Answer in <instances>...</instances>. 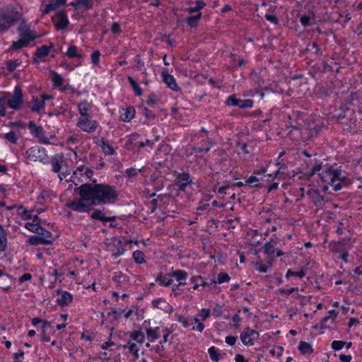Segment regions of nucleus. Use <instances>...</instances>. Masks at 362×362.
I'll list each match as a JSON object with an SVG mask.
<instances>
[{
    "mask_svg": "<svg viewBox=\"0 0 362 362\" xmlns=\"http://www.w3.org/2000/svg\"><path fill=\"white\" fill-rule=\"evenodd\" d=\"M177 185L180 191H185L187 186L192 182L190 175L188 173H183L177 175Z\"/></svg>",
    "mask_w": 362,
    "mask_h": 362,
    "instance_id": "24",
    "label": "nucleus"
},
{
    "mask_svg": "<svg viewBox=\"0 0 362 362\" xmlns=\"http://www.w3.org/2000/svg\"><path fill=\"white\" fill-rule=\"evenodd\" d=\"M135 109L132 106L123 108L120 110V119L123 122H129L135 116Z\"/></svg>",
    "mask_w": 362,
    "mask_h": 362,
    "instance_id": "26",
    "label": "nucleus"
},
{
    "mask_svg": "<svg viewBox=\"0 0 362 362\" xmlns=\"http://www.w3.org/2000/svg\"><path fill=\"white\" fill-rule=\"evenodd\" d=\"M158 102V97L154 95H150L148 97V99L146 100V104L150 107H154Z\"/></svg>",
    "mask_w": 362,
    "mask_h": 362,
    "instance_id": "61",
    "label": "nucleus"
},
{
    "mask_svg": "<svg viewBox=\"0 0 362 362\" xmlns=\"http://www.w3.org/2000/svg\"><path fill=\"white\" fill-rule=\"evenodd\" d=\"M272 264L269 265L263 264L261 261L256 262V269L261 273H266L269 267H271Z\"/></svg>",
    "mask_w": 362,
    "mask_h": 362,
    "instance_id": "58",
    "label": "nucleus"
},
{
    "mask_svg": "<svg viewBox=\"0 0 362 362\" xmlns=\"http://www.w3.org/2000/svg\"><path fill=\"white\" fill-rule=\"evenodd\" d=\"M175 317L176 320L181 323L185 328H188L194 323V317H186L181 315H176Z\"/></svg>",
    "mask_w": 362,
    "mask_h": 362,
    "instance_id": "35",
    "label": "nucleus"
},
{
    "mask_svg": "<svg viewBox=\"0 0 362 362\" xmlns=\"http://www.w3.org/2000/svg\"><path fill=\"white\" fill-rule=\"evenodd\" d=\"M127 81L129 83L131 87L132 88L134 93L137 96H141L143 94V90L140 88V86L137 84L136 81L132 76L127 77Z\"/></svg>",
    "mask_w": 362,
    "mask_h": 362,
    "instance_id": "44",
    "label": "nucleus"
},
{
    "mask_svg": "<svg viewBox=\"0 0 362 362\" xmlns=\"http://www.w3.org/2000/svg\"><path fill=\"white\" fill-rule=\"evenodd\" d=\"M345 344L346 341L334 340L332 342L331 346L334 351H339L341 350L344 346Z\"/></svg>",
    "mask_w": 362,
    "mask_h": 362,
    "instance_id": "59",
    "label": "nucleus"
},
{
    "mask_svg": "<svg viewBox=\"0 0 362 362\" xmlns=\"http://www.w3.org/2000/svg\"><path fill=\"white\" fill-rule=\"evenodd\" d=\"M170 273L163 274L160 272L156 277L155 281L161 286L168 287L173 285V280L171 279Z\"/></svg>",
    "mask_w": 362,
    "mask_h": 362,
    "instance_id": "23",
    "label": "nucleus"
},
{
    "mask_svg": "<svg viewBox=\"0 0 362 362\" xmlns=\"http://www.w3.org/2000/svg\"><path fill=\"white\" fill-rule=\"evenodd\" d=\"M208 353L210 356L211 361H213L214 362H218L222 358L223 356L226 355V354H221L219 352V351L214 346H211L208 349Z\"/></svg>",
    "mask_w": 362,
    "mask_h": 362,
    "instance_id": "38",
    "label": "nucleus"
},
{
    "mask_svg": "<svg viewBox=\"0 0 362 362\" xmlns=\"http://www.w3.org/2000/svg\"><path fill=\"white\" fill-rule=\"evenodd\" d=\"M259 332L249 327L244 329L241 332L240 338L243 344L245 346H253L255 341L259 338Z\"/></svg>",
    "mask_w": 362,
    "mask_h": 362,
    "instance_id": "8",
    "label": "nucleus"
},
{
    "mask_svg": "<svg viewBox=\"0 0 362 362\" xmlns=\"http://www.w3.org/2000/svg\"><path fill=\"white\" fill-rule=\"evenodd\" d=\"M66 54L69 58L81 59L83 57V55L78 52V47L75 45L69 46Z\"/></svg>",
    "mask_w": 362,
    "mask_h": 362,
    "instance_id": "41",
    "label": "nucleus"
},
{
    "mask_svg": "<svg viewBox=\"0 0 362 362\" xmlns=\"http://www.w3.org/2000/svg\"><path fill=\"white\" fill-rule=\"evenodd\" d=\"M78 111L79 112L78 117H89L91 115L92 104L88 102L86 100L81 101L78 104Z\"/></svg>",
    "mask_w": 362,
    "mask_h": 362,
    "instance_id": "21",
    "label": "nucleus"
},
{
    "mask_svg": "<svg viewBox=\"0 0 362 362\" xmlns=\"http://www.w3.org/2000/svg\"><path fill=\"white\" fill-rule=\"evenodd\" d=\"M53 22L57 30L65 29L69 23L66 12L65 11L57 12L53 18Z\"/></svg>",
    "mask_w": 362,
    "mask_h": 362,
    "instance_id": "14",
    "label": "nucleus"
},
{
    "mask_svg": "<svg viewBox=\"0 0 362 362\" xmlns=\"http://www.w3.org/2000/svg\"><path fill=\"white\" fill-rule=\"evenodd\" d=\"M164 328H165V326L151 327L150 325H147L146 320L143 323V329L145 331L147 339L150 342H153L158 339L161 337Z\"/></svg>",
    "mask_w": 362,
    "mask_h": 362,
    "instance_id": "6",
    "label": "nucleus"
},
{
    "mask_svg": "<svg viewBox=\"0 0 362 362\" xmlns=\"http://www.w3.org/2000/svg\"><path fill=\"white\" fill-rule=\"evenodd\" d=\"M226 105L230 107H238L240 108L252 107L253 101L251 99L241 100L236 98L235 95L228 96L226 100Z\"/></svg>",
    "mask_w": 362,
    "mask_h": 362,
    "instance_id": "11",
    "label": "nucleus"
},
{
    "mask_svg": "<svg viewBox=\"0 0 362 362\" xmlns=\"http://www.w3.org/2000/svg\"><path fill=\"white\" fill-rule=\"evenodd\" d=\"M112 280L117 288H124L129 281L128 277L120 271L113 274Z\"/></svg>",
    "mask_w": 362,
    "mask_h": 362,
    "instance_id": "18",
    "label": "nucleus"
},
{
    "mask_svg": "<svg viewBox=\"0 0 362 362\" xmlns=\"http://www.w3.org/2000/svg\"><path fill=\"white\" fill-rule=\"evenodd\" d=\"M100 143H96L98 144L103 152L107 156H112L115 153V150L114 147L109 144L106 141L104 140L103 138L100 139L99 141Z\"/></svg>",
    "mask_w": 362,
    "mask_h": 362,
    "instance_id": "31",
    "label": "nucleus"
},
{
    "mask_svg": "<svg viewBox=\"0 0 362 362\" xmlns=\"http://www.w3.org/2000/svg\"><path fill=\"white\" fill-rule=\"evenodd\" d=\"M28 44H29L28 42H27L26 40L20 37V39L18 40L15 41L12 43L11 47L12 49L16 50V49H20L22 47L28 46Z\"/></svg>",
    "mask_w": 362,
    "mask_h": 362,
    "instance_id": "48",
    "label": "nucleus"
},
{
    "mask_svg": "<svg viewBox=\"0 0 362 362\" xmlns=\"http://www.w3.org/2000/svg\"><path fill=\"white\" fill-rule=\"evenodd\" d=\"M162 76L163 78V81L168 85V86L170 89L175 91H178L180 90L173 76L168 73H163Z\"/></svg>",
    "mask_w": 362,
    "mask_h": 362,
    "instance_id": "29",
    "label": "nucleus"
},
{
    "mask_svg": "<svg viewBox=\"0 0 362 362\" xmlns=\"http://www.w3.org/2000/svg\"><path fill=\"white\" fill-rule=\"evenodd\" d=\"M84 202L86 201L84 200L81 197H80V199H75L74 201L68 202L66 204V206L77 212H87L90 209V208L89 205L85 204Z\"/></svg>",
    "mask_w": 362,
    "mask_h": 362,
    "instance_id": "15",
    "label": "nucleus"
},
{
    "mask_svg": "<svg viewBox=\"0 0 362 362\" xmlns=\"http://www.w3.org/2000/svg\"><path fill=\"white\" fill-rule=\"evenodd\" d=\"M308 128L299 129L298 127H293L288 133L289 136L293 140H299L305 141L310 139Z\"/></svg>",
    "mask_w": 362,
    "mask_h": 362,
    "instance_id": "16",
    "label": "nucleus"
},
{
    "mask_svg": "<svg viewBox=\"0 0 362 362\" xmlns=\"http://www.w3.org/2000/svg\"><path fill=\"white\" fill-rule=\"evenodd\" d=\"M109 250L115 257H118L124 253V248L122 247V243L118 241L117 244H112L109 246Z\"/></svg>",
    "mask_w": 362,
    "mask_h": 362,
    "instance_id": "33",
    "label": "nucleus"
},
{
    "mask_svg": "<svg viewBox=\"0 0 362 362\" xmlns=\"http://www.w3.org/2000/svg\"><path fill=\"white\" fill-rule=\"evenodd\" d=\"M76 127L84 132L91 134L95 132L99 127L98 121L93 119V116L78 117Z\"/></svg>",
    "mask_w": 362,
    "mask_h": 362,
    "instance_id": "4",
    "label": "nucleus"
},
{
    "mask_svg": "<svg viewBox=\"0 0 362 362\" xmlns=\"http://www.w3.org/2000/svg\"><path fill=\"white\" fill-rule=\"evenodd\" d=\"M66 0H52L46 4L42 10V14H48L49 12L57 10L59 6L66 4Z\"/></svg>",
    "mask_w": 362,
    "mask_h": 362,
    "instance_id": "25",
    "label": "nucleus"
},
{
    "mask_svg": "<svg viewBox=\"0 0 362 362\" xmlns=\"http://www.w3.org/2000/svg\"><path fill=\"white\" fill-rule=\"evenodd\" d=\"M40 227V225L39 224L38 222L37 223L28 222L25 224V228L34 233H37L39 232Z\"/></svg>",
    "mask_w": 362,
    "mask_h": 362,
    "instance_id": "51",
    "label": "nucleus"
},
{
    "mask_svg": "<svg viewBox=\"0 0 362 362\" xmlns=\"http://www.w3.org/2000/svg\"><path fill=\"white\" fill-rule=\"evenodd\" d=\"M133 259L136 264H141L146 263L145 255L142 251H134L133 252Z\"/></svg>",
    "mask_w": 362,
    "mask_h": 362,
    "instance_id": "46",
    "label": "nucleus"
},
{
    "mask_svg": "<svg viewBox=\"0 0 362 362\" xmlns=\"http://www.w3.org/2000/svg\"><path fill=\"white\" fill-rule=\"evenodd\" d=\"M315 175L320 180L322 189L324 191L327 190L329 186L335 192L341 189V185L345 179L344 177L341 176V170H334L328 167L323 169L321 163L314 165L308 171L303 173L300 177L310 180Z\"/></svg>",
    "mask_w": 362,
    "mask_h": 362,
    "instance_id": "2",
    "label": "nucleus"
},
{
    "mask_svg": "<svg viewBox=\"0 0 362 362\" xmlns=\"http://www.w3.org/2000/svg\"><path fill=\"white\" fill-rule=\"evenodd\" d=\"M206 6L205 2L202 0H197L195 1L194 6H190L187 8V11L189 13L200 12V10L202 9Z\"/></svg>",
    "mask_w": 362,
    "mask_h": 362,
    "instance_id": "43",
    "label": "nucleus"
},
{
    "mask_svg": "<svg viewBox=\"0 0 362 362\" xmlns=\"http://www.w3.org/2000/svg\"><path fill=\"white\" fill-rule=\"evenodd\" d=\"M44 101L39 100L37 98L33 100V106L31 107L32 111L39 112L41 109L45 107Z\"/></svg>",
    "mask_w": 362,
    "mask_h": 362,
    "instance_id": "50",
    "label": "nucleus"
},
{
    "mask_svg": "<svg viewBox=\"0 0 362 362\" xmlns=\"http://www.w3.org/2000/svg\"><path fill=\"white\" fill-rule=\"evenodd\" d=\"M344 244L341 241L337 242H332L329 243V248L334 252H339V258L342 259L344 262H347V257L349 256V253L347 251L341 250L340 247Z\"/></svg>",
    "mask_w": 362,
    "mask_h": 362,
    "instance_id": "22",
    "label": "nucleus"
},
{
    "mask_svg": "<svg viewBox=\"0 0 362 362\" xmlns=\"http://www.w3.org/2000/svg\"><path fill=\"white\" fill-rule=\"evenodd\" d=\"M78 191L79 196L91 205L113 204L118 197L116 187L108 184H83Z\"/></svg>",
    "mask_w": 362,
    "mask_h": 362,
    "instance_id": "1",
    "label": "nucleus"
},
{
    "mask_svg": "<svg viewBox=\"0 0 362 362\" xmlns=\"http://www.w3.org/2000/svg\"><path fill=\"white\" fill-rule=\"evenodd\" d=\"M202 17V13L199 12L194 16H191L186 19V22L191 28H195L197 26L198 23Z\"/></svg>",
    "mask_w": 362,
    "mask_h": 362,
    "instance_id": "45",
    "label": "nucleus"
},
{
    "mask_svg": "<svg viewBox=\"0 0 362 362\" xmlns=\"http://www.w3.org/2000/svg\"><path fill=\"white\" fill-rule=\"evenodd\" d=\"M275 243L267 242L264 246V252L269 257H272L275 253Z\"/></svg>",
    "mask_w": 362,
    "mask_h": 362,
    "instance_id": "47",
    "label": "nucleus"
},
{
    "mask_svg": "<svg viewBox=\"0 0 362 362\" xmlns=\"http://www.w3.org/2000/svg\"><path fill=\"white\" fill-rule=\"evenodd\" d=\"M18 32L19 33L20 37L28 42H30L35 39V36L30 30L25 20H22L21 21V23L18 28Z\"/></svg>",
    "mask_w": 362,
    "mask_h": 362,
    "instance_id": "13",
    "label": "nucleus"
},
{
    "mask_svg": "<svg viewBox=\"0 0 362 362\" xmlns=\"http://www.w3.org/2000/svg\"><path fill=\"white\" fill-rule=\"evenodd\" d=\"M21 15L17 8L12 6H6L1 13V17L6 21H8L12 25L21 18Z\"/></svg>",
    "mask_w": 362,
    "mask_h": 362,
    "instance_id": "10",
    "label": "nucleus"
},
{
    "mask_svg": "<svg viewBox=\"0 0 362 362\" xmlns=\"http://www.w3.org/2000/svg\"><path fill=\"white\" fill-rule=\"evenodd\" d=\"M90 217L92 219L99 220L103 222L105 218V214L102 212V211L95 209L93 212L91 214Z\"/></svg>",
    "mask_w": 362,
    "mask_h": 362,
    "instance_id": "55",
    "label": "nucleus"
},
{
    "mask_svg": "<svg viewBox=\"0 0 362 362\" xmlns=\"http://www.w3.org/2000/svg\"><path fill=\"white\" fill-rule=\"evenodd\" d=\"M41 235L40 237L45 238L46 239H49L52 238V233L45 228H42L41 226L39 228V232L37 233Z\"/></svg>",
    "mask_w": 362,
    "mask_h": 362,
    "instance_id": "63",
    "label": "nucleus"
},
{
    "mask_svg": "<svg viewBox=\"0 0 362 362\" xmlns=\"http://www.w3.org/2000/svg\"><path fill=\"white\" fill-rule=\"evenodd\" d=\"M4 138L13 144H16L18 139V136H17L16 133L13 131H11L6 133L4 136Z\"/></svg>",
    "mask_w": 362,
    "mask_h": 362,
    "instance_id": "52",
    "label": "nucleus"
},
{
    "mask_svg": "<svg viewBox=\"0 0 362 362\" xmlns=\"http://www.w3.org/2000/svg\"><path fill=\"white\" fill-rule=\"evenodd\" d=\"M211 316V312L209 309L203 308L200 310L199 313L194 317V322L197 324L196 326L192 327V330H196L199 332H202L205 328L203 322L206 320Z\"/></svg>",
    "mask_w": 362,
    "mask_h": 362,
    "instance_id": "9",
    "label": "nucleus"
},
{
    "mask_svg": "<svg viewBox=\"0 0 362 362\" xmlns=\"http://www.w3.org/2000/svg\"><path fill=\"white\" fill-rule=\"evenodd\" d=\"M172 332V329H170L168 327H165V328H164V330L163 331V333L161 334L163 339L159 343L164 346V344L168 341V337Z\"/></svg>",
    "mask_w": 362,
    "mask_h": 362,
    "instance_id": "53",
    "label": "nucleus"
},
{
    "mask_svg": "<svg viewBox=\"0 0 362 362\" xmlns=\"http://www.w3.org/2000/svg\"><path fill=\"white\" fill-rule=\"evenodd\" d=\"M79 8H85L89 10L93 8V0H78Z\"/></svg>",
    "mask_w": 362,
    "mask_h": 362,
    "instance_id": "54",
    "label": "nucleus"
},
{
    "mask_svg": "<svg viewBox=\"0 0 362 362\" xmlns=\"http://www.w3.org/2000/svg\"><path fill=\"white\" fill-rule=\"evenodd\" d=\"M230 277L228 275V274L225 273V272H221L218 274L216 282L218 284H221L223 283L228 282L230 281Z\"/></svg>",
    "mask_w": 362,
    "mask_h": 362,
    "instance_id": "56",
    "label": "nucleus"
},
{
    "mask_svg": "<svg viewBox=\"0 0 362 362\" xmlns=\"http://www.w3.org/2000/svg\"><path fill=\"white\" fill-rule=\"evenodd\" d=\"M124 349H128L129 351L134 356L135 358H139V349L136 344L129 341L127 344L124 346Z\"/></svg>",
    "mask_w": 362,
    "mask_h": 362,
    "instance_id": "40",
    "label": "nucleus"
},
{
    "mask_svg": "<svg viewBox=\"0 0 362 362\" xmlns=\"http://www.w3.org/2000/svg\"><path fill=\"white\" fill-rule=\"evenodd\" d=\"M52 81L54 87L61 88L63 86L64 79L62 76L54 71H51Z\"/></svg>",
    "mask_w": 362,
    "mask_h": 362,
    "instance_id": "39",
    "label": "nucleus"
},
{
    "mask_svg": "<svg viewBox=\"0 0 362 362\" xmlns=\"http://www.w3.org/2000/svg\"><path fill=\"white\" fill-rule=\"evenodd\" d=\"M142 327H139L138 329L133 330L129 332V335L131 339L136 341L137 343L142 344L145 341V335L142 332Z\"/></svg>",
    "mask_w": 362,
    "mask_h": 362,
    "instance_id": "27",
    "label": "nucleus"
},
{
    "mask_svg": "<svg viewBox=\"0 0 362 362\" xmlns=\"http://www.w3.org/2000/svg\"><path fill=\"white\" fill-rule=\"evenodd\" d=\"M305 276V272L303 269H300L298 272H293L291 269H288L286 274V278L289 279L291 276H296L298 278H303Z\"/></svg>",
    "mask_w": 362,
    "mask_h": 362,
    "instance_id": "49",
    "label": "nucleus"
},
{
    "mask_svg": "<svg viewBox=\"0 0 362 362\" xmlns=\"http://www.w3.org/2000/svg\"><path fill=\"white\" fill-rule=\"evenodd\" d=\"M7 248V233L0 225V252H4Z\"/></svg>",
    "mask_w": 362,
    "mask_h": 362,
    "instance_id": "37",
    "label": "nucleus"
},
{
    "mask_svg": "<svg viewBox=\"0 0 362 362\" xmlns=\"http://www.w3.org/2000/svg\"><path fill=\"white\" fill-rule=\"evenodd\" d=\"M8 21H6V20L3 19L2 17H1L0 19V32L4 33L8 30V28L11 26Z\"/></svg>",
    "mask_w": 362,
    "mask_h": 362,
    "instance_id": "62",
    "label": "nucleus"
},
{
    "mask_svg": "<svg viewBox=\"0 0 362 362\" xmlns=\"http://www.w3.org/2000/svg\"><path fill=\"white\" fill-rule=\"evenodd\" d=\"M322 127L319 125H315L313 128H308V133L307 136H309L310 139L313 136H315L321 131Z\"/></svg>",
    "mask_w": 362,
    "mask_h": 362,
    "instance_id": "57",
    "label": "nucleus"
},
{
    "mask_svg": "<svg viewBox=\"0 0 362 362\" xmlns=\"http://www.w3.org/2000/svg\"><path fill=\"white\" fill-rule=\"evenodd\" d=\"M298 349L303 355L310 354L313 351L311 344L303 341H300Z\"/></svg>",
    "mask_w": 362,
    "mask_h": 362,
    "instance_id": "42",
    "label": "nucleus"
},
{
    "mask_svg": "<svg viewBox=\"0 0 362 362\" xmlns=\"http://www.w3.org/2000/svg\"><path fill=\"white\" fill-rule=\"evenodd\" d=\"M26 157L31 161L48 163L49 157L47 150L44 147L35 146L25 151Z\"/></svg>",
    "mask_w": 362,
    "mask_h": 362,
    "instance_id": "3",
    "label": "nucleus"
},
{
    "mask_svg": "<svg viewBox=\"0 0 362 362\" xmlns=\"http://www.w3.org/2000/svg\"><path fill=\"white\" fill-rule=\"evenodd\" d=\"M191 282L199 281V284L194 285L193 290H197L199 286L207 287L209 289L212 290L216 288L217 282L214 279H211L209 281H206L202 276H198L192 277L190 279Z\"/></svg>",
    "mask_w": 362,
    "mask_h": 362,
    "instance_id": "17",
    "label": "nucleus"
},
{
    "mask_svg": "<svg viewBox=\"0 0 362 362\" xmlns=\"http://www.w3.org/2000/svg\"><path fill=\"white\" fill-rule=\"evenodd\" d=\"M73 300V296L68 291H62L61 295L57 299L59 305L64 307L68 305Z\"/></svg>",
    "mask_w": 362,
    "mask_h": 362,
    "instance_id": "28",
    "label": "nucleus"
},
{
    "mask_svg": "<svg viewBox=\"0 0 362 362\" xmlns=\"http://www.w3.org/2000/svg\"><path fill=\"white\" fill-rule=\"evenodd\" d=\"M151 304L153 308L160 309L167 313H170L173 310V307L163 298L154 299Z\"/></svg>",
    "mask_w": 362,
    "mask_h": 362,
    "instance_id": "19",
    "label": "nucleus"
},
{
    "mask_svg": "<svg viewBox=\"0 0 362 362\" xmlns=\"http://www.w3.org/2000/svg\"><path fill=\"white\" fill-rule=\"evenodd\" d=\"M9 95L10 93H6L0 98V117H5L6 115V106H8V96Z\"/></svg>",
    "mask_w": 362,
    "mask_h": 362,
    "instance_id": "36",
    "label": "nucleus"
},
{
    "mask_svg": "<svg viewBox=\"0 0 362 362\" xmlns=\"http://www.w3.org/2000/svg\"><path fill=\"white\" fill-rule=\"evenodd\" d=\"M6 69H8V71H9L10 72H12L16 69L18 64H17L14 61L8 60L6 62Z\"/></svg>",
    "mask_w": 362,
    "mask_h": 362,
    "instance_id": "64",
    "label": "nucleus"
},
{
    "mask_svg": "<svg viewBox=\"0 0 362 362\" xmlns=\"http://www.w3.org/2000/svg\"><path fill=\"white\" fill-rule=\"evenodd\" d=\"M28 127L30 134L38 139V141L44 144H49V139L45 135V131L42 127L37 126L34 121H30Z\"/></svg>",
    "mask_w": 362,
    "mask_h": 362,
    "instance_id": "7",
    "label": "nucleus"
},
{
    "mask_svg": "<svg viewBox=\"0 0 362 362\" xmlns=\"http://www.w3.org/2000/svg\"><path fill=\"white\" fill-rule=\"evenodd\" d=\"M172 272H170V275L172 277L175 278L179 283L182 282V281L186 280L187 278L188 274L187 272L181 269L174 270L173 267L171 268Z\"/></svg>",
    "mask_w": 362,
    "mask_h": 362,
    "instance_id": "34",
    "label": "nucleus"
},
{
    "mask_svg": "<svg viewBox=\"0 0 362 362\" xmlns=\"http://www.w3.org/2000/svg\"><path fill=\"white\" fill-rule=\"evenodd\" d=\"M17 209V215L21 216L23 220L31 219L33 217V210H28L23 205H13L7 207L8 210Z\"/></svg>",
    "mask_w": 362,
    "mask_h": 362,
    "instance_id": "20",
    "label": "nucleus"
},
{
    "mask_svg": "<svg viewBox=\"0 0 362 362\" xmlns=\"http://www.w3.org/2000/svg\"><path fill=\"white\" fill-rule=\"evenodd\" d=\"M28 242L30 245H49L52 243L51 240L38 235H31Z\"/></svg>",
    "mask_w": 362,
    "mask_h": 362,
    "instance_id": "30",
    "label": "nucleus"
},
{
    "mask_svg": "<svg viewBox=\"0 0 362 362\" xmlns=\"http://www.w3.org/2000/svg\"><path fill=\"white\" fill-rule=\"evenodd\" d=\"M23 95L21 86H16L12 95L8 96V107L15 110L21 108L23 103Z\"/></svg>",
    "mask_w": 362,
    "mask_h": 362,
    "instance_id": "5",
    "label": "nucleus"
},
{
    "mask_svg": "<svg viewBox=\"0 0 362 362\" xmlns=\"http://www.w3.org/2000/svg\"><path fill=\"white\" fill-rule=\"evenodd\" d=\"M66 161L64 160L63 154H56L51 157L50 163L52 165V171L54 173H58V177L60 180H63V174L59 173L62 165L65 163Z\"/></svg>",
    "mask_w": 362,
    "mask_h": 362,
    "instance_id": "12",
    "label": "nucleus"
},
{
    "mask_svg": "<svg viewBox=\"0 0 362 362\" xmlns=\"http://www.w3.org/2000/svg\"><path fill=\"white\" fill-rule=\"evenodd\" d=\"M100 52L99 50L94 51L91 54V62L94 65H98L100 59Z\"/></svg>",
    "mask_w": 362,
    "mask_h": 362,
    "instance_id": "60",
    "label": "nucleus"
},
{
    "mask_svg": "<svg viewBox=\"0 0 362 362\" xmlns=\"http://www.w3.org/2000/svg\"><path fill=\"white\" fill-rule=\"evenodd\" d=\"M52 47H53L52 43H50L49 46L42 45V46L38 47L35 52V57L42 59V58H44L45 57L48 56V54Z\"/></svg>",
    "mask_w": 362,
    "mask_h": 362,
    "instance_id": "32",
    "label": "nucleus"
}]
</instances>
